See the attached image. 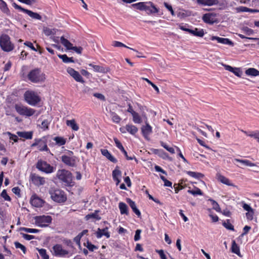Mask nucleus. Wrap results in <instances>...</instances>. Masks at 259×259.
I'll use <instances>...</instances> for the list:
<instances>
[{
  "label": "nucleus",
  "mask_w": 259,
  "mask_h": 259,
  "mask_svg": "<svg viewBox=\"0 0 259 259\" xmlns=\"http://www.w3.org/2000/svg\"><path fill=\"white\" fill-rule=\"evenodd\" d=\"M7 152L6 148L5 145L0 142V155H3Z\"/></svg>",
  "instance_id": "56"
},
{
  "label": "nucleus",
  "mask_w": 259,
  "mask_h": 259,
  "mask_svg": "<svg viewBox=\"0 0 259 259\" xmlns=\"http://www.w3.org/2000/svg\"><path fill=\"white\" fill-rule=\"evenodd\" d=\"M49 124V123L48 120H44L41 122V128H43V130L44 131H45L46 130H48Z\"/></svg>",
  "instance_id": "61"
},
{
  "label": "nucleus",
  "mask_w": 259,
  "mask_h": 259,
  "mask_svg": "<svg viewBox=\"0 0 259 259\" xmlns=\"http://www.w3.org/2000/svg\"><path fill=\"white\" fill-rule=\"evenodd\" d=\"M21 234L22 235V237L27 240H30L31 239L35 238V236L33 235H28L24 233H21Z\"/></svg>",
  "instance_id": "62"
},
{
  "label": "nucleus",
  "mask_w": 259,
  "mask_h": 259,
  "mask_svg": "<svg viewBox=\"0 0 259 259\" xmlns=\"http://www.w3.org/2000/svg\"><path fill=\"white\" fill-rule=\"evenodd\" d=\"M241 131L246 136L253 138L259 143V131H246L241 130Z\"/></svg>",
  "instance_id": "24"
},
{
  "label": "nucleus",
  "mask_w": 259,
  "mask_h": 259,
  "mask_svg": "<svg viewBox=\"0 0 259 259\" xmlns=\"http://www.w3.org/2000/svg\"><path fill=\"white\" fill-rule=\"evenodd\" d=\"M133 116V121L135 123H141L142 119L140 115L137 112H135L132 114Z\"/></svg>",
  "instance_id": "40"
},
{
  "label": "nucleus",
  "mask_w": 259,
  "mask_h": 259,
  "mask_svg": "<svg viewBox=\"0 0 259 259\" xmlns=\"http://www.w3.org/2000/svg\"><path fill=\"white\" fill-rule=\"evenodd\" d=\"M186 173L190 177L200 179L204 177V175L200 172H194L192 171H187Z\"/></svg>",
  "instance_id": "32"
},
{
  "label": "nucleus",
  "mask_w": 259,
  "mask_h": 259,
  "mask_svg": "<svg viewBox=\"0 0 259 259\" xmlns=\"http://www.w3.org/2000/svg\"><path fill=\"white\" fill-rule=\"evenodd\" d=\"M141 230L140 229H138L136 231L135 235L134 236V240L135 241H137L139 240L141 238Z\"/></svg>",
  "instance_id": "58"
},
{
  "label": "nucleus",
  "mask_w": 259,
  "mask_h": 259,
  "mask_svg": "<svg viewBox=\"0 0 259 259\" xmlns=\"http://www.w3.org/2000/svg\"><path fill=\"white\" fill-rule=\"evenodd\" d=\"M254 215V210L252 209L245 213L246 219L249 221H252L253 219Z\"/></svg>",
  "instance_id": "50"
},
{
  "label": "nucleus",
  "mask_w": 259,
  "mask_h": 259,
  "mask_svg": "<svg viewBox=\"0 0 259 259\" xmlns=\"http://www.w3.org/2000/svg\"><path fill=\"white\" fill-rule=\"evenodd\" d=\"M160 145L162 147H163L164 148H165L166 150H167L168 152H169L171 154H174L175 151V149L172 147H169L166 143L164 142L161 141L160 142Z\"/></svg>",
  "instance_id": "48"
},
{
  "label": "nucleus",
  "mask_w": 259,
  "mask_h": 259,
  "mask_svg": "<svg viewBox=\"0 0 259 259\" xmlns=\"http://www.w3.org/2000/svg\"><path fill=\"white\" fill-rule=\"evenodd\" d=\"M141 132L143 137L145 139H148L149 135L152 133V127L146 121L145 125H143L141 127Z\"/></svg>",
  "instance_id": "19"
},
{
  "label": "nucleus",
  "mask_w": 259,
  "mask_h": 259,
  "mask_svg": "<svg viewBox=\"0 0 259 259\" xmlns=\"http://www.w3.org/2000/svg\"><path fill=\"white\" fill-rule=\"evenodd\" d=\"M111 118L113 122L116 123H119L121 120V118L120 117V116L114 112H112L111 113Z\"/></svg>",
  "instance_id": "47"
},
{
  "label": "nucleus",
  "mask_w": 259,
  "mask_h": 259,
  "mask_svg": "<svg viewBox=\"0 0 259 259\" xmlns=\"http://www.w3.org/2000/svg\"><path fill=\"white\" fill-rule=\"evenodd\" d=\"M69 251L64 249L61 244H56L52 247V253L55 256L69 257Z\"/></svg>",
  "instance_id": "11"
},
{
  "label": "nucleus",
  "mask_w": 259,
  "mask_h": 259,
  "mask_svg": "<svg viewBox=\"0 0 259 259\" xmlns=\"http://www.w3.org/2000/svg\"><path fill=\"white\" fill-rule=\"evenodd\" d=\"M24 45L26 46L27 47H29V48H30L32 50L34 51H37V50H39L41 49V47H40V46H39L38 45H36V47H37V49H36L34 46H33V44L30 42V41H25L24 43Z\"/></svg>",
  "instance_id": "43"
},
{
  "label": "nucleus",
  "mask_w": 259,
  "mask_h": 259,
  "mask_svg": "<svg viewBox=\"0 0 259 259\" xmlns=\"http://www.w3.org/2000/svg\"><path fill=\"white\" fill-rule=\"evenodd\" d=\"M174 188L176 193H178L181 190H182L184 188L182 185L176 183L174 184Z\"/></svg>",
  "instance_id": "54"
},
{
  "label": "nucleus",
  "mask_w": 259,
  "mask_h": 259,
  "mask_svg": "<svg viewBox=\"0 0 259 259\" xmlns=\"http://www.w3.org/2000/svg\"><path fill=\"white\" fill-rule=\"evenodd\" d=\"M160 179L163 181L164 185L166 187H172V183L167 180L164 176H160Z\"/></svg>",
  "instance_id": "53"
},
{
  "label": "nucleus",
  "mask_w": 259,
  "mask_h": 259,
  "mask_svg": "<svg viewBox=\"0 0 259 259\" xmlns=\"http://www.w3.org/2000/svg\"><path fill=\"white\" fill-rule=\"evenodd\" d=\"M197 3L201 6H211L219 4L218 0H196Z\"/></svg>",
  "instance_id": "22"
},
{
  "label": "nucleus",
  "mask_w": 259,
  "mask_h": 259,
  "mask_svg": "<svg viewBox=\"0 0 259 259\" xmlns=\"http://www.w3.org/2000/svg\"><path fill=\"white\" fill-rule=\"evenodd\" d=\"M127 202L128 203L129 205L132 209L133 211L136 213V214L138 217H140L141 214L140 211L137 208L135 202L130 198L127 199Z\"/></svg>",
  "instance_id": "26"
},
{
  "label": "nucleus",
  "mask_w": 259,
  "mask_h": 259,
  "mask_svg": "<svg viewBox=\"0 0 259 259\" xmlns=\"http://www.w3.org/2000/svg\"><path fill=\"white\" fill-rule=\"evenodd\" d=\"M27 78L31 82L35 83L44 82L46 79V74L38 68L31 70L27 75Z\"/></svg>",
  "instance_id": "3"
},
{
  "label": "nucleus",
  "mask_w": 259,
  "mask_h": 259,
  "mask_svg": "<svg viewBox=\"0 0 259 259\" xmlns=\"http://www.w3.org/2000/svg\"><path fill=\"white\" fill-rule=\"evenodd\" d=\"M24 98L26 103L31 106H35L41 101L40 97L33 91H27L24 94Z\"/></svg>",
  "instance_id": "4"
},
{
  "label": "nucleus",
  "mask_w": 259,
  "mask_h": 259,
  "mask_svg": "<svg viewBox=\"0 0 259 259\" xmlns=\"http://www.w3.org/2000/svg\"><path fill=\"white\" fill-rule=\"evenodd\" d=\"M245 74L249 76H256L259 75V71L254 68H249L246 70Z\"/></svg>",
  "instance_id": "31"
},
{
  "label": "nucleus",
  "mask_w": 259,
  "mask_h": 259,
  "mask_svg": "<svg viewBox=\"0 0 259 259\" xmlns=\"http://www.w3.org/2000/svg\"><path fill=\"white\" fill-rule=\"evenodd\" d=\"M235 161H237V162H240L246 166H255V164L254 163H252L251 162V161H250L249 160H246V159H238V158H235L234 159Z\"/></svg>",
  "instance_id": "39"
},
{
  "label": "nucleus",
  "mask_w": 259,
  "mask_h": 259,
  "mask_svg": "<svg viewBox=\"0 0 259 259\" xmlns=\"http://www.w3.org/2000/svg\"><path fill=\"white\" fill-rule=\"evenodd\" d=\"M50 194L52 200L57 202H64L67 199L65 192L60 189H51L50 191Z\"/></svg>",
  "instance_id": "8"
},
{
  "label": "nucleus",
  "mask_w": 259,
  "mask_h": 259,
  "mask_svg": "<svg viewBox=\"0 0 259 259\" xmlns=\"http://www.w3.org/2000/svg\"><path fill=\"white\" fill-rule=\"evenodd\" d=\"M0 46L2 49L7 52L12 51L14 46L10 40V37L7 34H3L0 37Z\"/></svg>",
  "instance_id": "7"
},
{
  "label": "nucleus",
  "mask_w": 259,
  "mask_h": 259,
  "mask_svg": "<svg viewBox=\"0 0 259 259\" xmlns=\"http://www.w3.org/2000/svg\"><path fill=\"white\" fill-rule=\"evenodd\" d=\"M30 178L32 184L37 186L43 185L46 183L45 178L40 177L36 174H31Z\"/></svg>",
  "instance_id": "17"
},
{
  "label": "nucleus",
  "mask_w": 259,
  "mask_h": 259,
  "mask_svg": "<svg viewBox=\"0 0 259 259\" xmlns=\"http://www.w3.org/2000/svg\"><path fill=\"white\" fill-rule=\"evenodd\" d=\"M164 5L165 7L170 12V14L172 16H175V14L174 12V11L173 10V9L172 8V6L167 3H164Z\"/></svg>",
  "instance_id": "55"
},
{
  "label": "nucleus",
  "mask_w": 259,
  "mask_h": 259,
  "mask_svg": "<svg viewBox=\"0 0 259 259\" xmlns=\"http://www.w3.org/2000/svg\"><path fill=\"white\" fill-rule=\"evenodd\" d=\"M121 176V172L119 169V167L116 166L115 169L112 171V177L114 181L116 182V185H118L119 183L120 182V180L119 178Z\"/></svg>",
  "instance_id": "23"
},
{
  "label": "nucleus",
  "mask_w": 259,
  "mask_h": 259,
  "mask_svg": "<svg viewBox=\"0 0 259 259\" xmlns=\"http://www.w3.org/2000/svg\"><path fill=\"white\" fill-rule=\"evenodd\" d=\"M156 252L158 253L161 259H167L166 256L162 249L156 250Z\"/></svg>",
  "instance_id": "60"
},
{
  "label": "nucleus",
  "mask_w": 259,
  "mask_h": 259,
  "mask_svg": "<svg viewBox=\"0 0 259 259\" xmlns=\"http://www.w3.org/2000/svg\"><path fill=\"white\" fill-rule=\"evenodd\" d=\"M36 168L46 174H51L56 170V167L52 166L47 161L39 159L36 164Z\"/></svg>",
  "instance_id": "9"
},
{
  "label": "nucleus",
  "mask_w": 259,
  "mask_h": 259,
  "mask_svg": "<svg viewBox=\"0 0 259 259\" xmlns=\"http://www.w3.org/2000/svg\"><path fill=\"white\" fill-rule=\"evenodd\" d=\"M109 70V69L108 67L98 66V72L105 73H107V72H108Z\"/></svg>",
  "instance_id": "59"
},
{
  "label": "nucleus",
  "mask_w": 259,
  "mask_h": 259,
  "mask_svg": "<svg viewBox=\"0 0 259 259\" xmlns=\"http://www.w3.org/2000/svg\"><path fill=\"white\" fill-rule=\"evenodd\" d=\"M232 72H233L237 77H240L241 76L242 71L239 68H234V70H233Z\"/></svg>",
  "instance_id": "57"
},
{
  "label": "nucleus",
  "mask_w": 259,
  "mask_h": 259,
  "mask_svg": "<svg viewBox=\"0 0 259 259\" xmlns=\"http://www.w3.org/2000/svg\"><path fill=\"white\" fill-rule=\"evenodd\" d=\"M56 177L65 186L72 187L75 185V183L73 181L72 174L68 170L65 169H58Z\"/></svg>",
  "instance_id": "2"
},
{
  "label": "nucleus",
  "mask_w": 259,
  "mask_h": 259,
  "mask_svg": "<svg viewBox=\"0 0 259 259\" xmlns=\"http://www.w3.org/2000/svg\"><path fill=\"white\" fill-rule=\"evenodd\" d=\"M242 206L243 208L247 211V212L253 209L249 204L245 203H243Z\"/></svg>",
  "instance_id": "63"
},
{
  "label": "nucleus",
  "mask_w": 259,
  "mask_h": 259,
  "mask_svg": "<svg viewBox=\"0 0 259 259\" xmlns=\"http://www.w3.org/2000/svg\"><path fill=\"white\" fill-rule=\"evenodd\" d=\"M66 124L74 131H77L79 130V126L74 119L67 120L66 121Z\"/></svg>",
  "instance_id": "29"
},
{
  "label": "nucleus",
  "mask_w": 259,
  "mask_h": 259,
  "mask_svg": "<svg viewBox=\"0 0 259 259\" xmlns=\"http://www.w3.org/2000/svg\"><path fill=\"white\" fill-rule=\"evenodd\" d=\"M38 146V150L40 151H50L47 146V140L46 137L41 139H35L34 142L31 145V147Z\"/></svg>",
  "instance_id": "12"
},
{
  "label": "nucleus",
  "mask_w": 259,
  "mask_h": 259,
  "mask_svg": "<svg viewBox=\"0 0 259 259\" xmlns=\"http://www.w3.org/2000/svg\"><path fill=\"white\" fill-rule=\"evenodd\" d=\"M0 9L3 13L7 15H9L10 14L9 9L8 8L6 3L4 1H2V2H0Z\"/></svg>",
  "instance_id": "35"
},
{
  "label": "nucleus",
  "mask_w": 259,
  "mask_h": 259,
  "mask_svg": "<svg viewBox=\"0 0 259 259\" xmlns=\"http://www.w3.org/2000/svg\"><path fill=\"white\" fill-rule=\"evenodd\" d=\"M195 189H196L195 190H188L187 192H188V193L191 194L194 196L202 195H203V193H202V191L199 188L196 187Z\"/></svg>",
  "instance_id": "45"
},
{
  "label": "nucleus",
  "mask_w": 259,
  "mask_h": 259,
  "mask_svg": "<svg viewBox=\"0 0 259 259\" xmlns=\"http://www.w3.org/2000/svg\"><path fill=\"white\" fill-rule=\"evenodd\" d=\"M14 244H15V246L16 248H20L24 254L26 253V248L25 247V246L24 245H22L20 242H17V241L15 242Z\"/></svg>",
  "instance_id": "49"
},
{
  "label": "nucleus",
  "mask_w": 259,
  "mask_h": 259,
  "mask_svg": "<svg viewBox=\"0 0 259 259\" xmlns=\"http://www.w3.org/2000/svg\"><path fill=\"white\" fill-rule=\"evenodd\" d=\"M119 131L123 134L128 132L130 134L134 136L137 133L138 128L132 124H127L125 126L120 127Z\"/></svg>",
  "instance_id": "16"
},
{
  "label": "nucleus",
  "mask_w": 259,
  "mask_h": 259,
  "mask_svg": "<svg viewBox=\"0 0 259 259\" xmlns=\"http://www.w3.org/2000/svg\"><path fill=\"white\" fill-rule=\"evenodd\" d=\"M119 208L121 214H128V207L125 203L122 202H119Z\"/></svg>",
  "instance_id": "34"
},
{
  "label": "nucleus",
  "mask_w": 259,
  "mask_h": 259,
  "mask_svg": "<svg viewBox=\"0 0 259 259\" xmlns=\"http://www.w3.org/2000/svg\"><path fill=\"white\" fill-rule=\"evenodd\" d=\"M61 159L62 162L68 167H74L76 166L77 158L74 155L72 151L68 150L67 154L61 156Z\"/></svg>",
  "instance_id": "5"
},
{
  "label": "nucleus",
  "mask_w": 259,
  "mask_h": 259,
  "mask_svg": "<svg viewBox=\"0 0 259 259\" xmlns=\"http://www.w3.org/2000/svg\"><path fill=\"white\" fill-rule=\"evenodd\" d=\"M113 46L115 47H124L129 49H131L137 53H138L139 54H141L140 53H139L138 51L134 49L131 48L130 47H128L126 46L124 44L122 43L121 42L118 41H114L113 42Z\"/></svg>",
  "instance_id": "38"
},
{
  "label": "nucleus",
  "mask_w": 259,
  "mask_h": 259,
  "mask_svg": "<svg viewBox=\"0 0 259 259\" xmlns=\"http://www.w3.org/2000/svg\"><path fill=\"white\" fill-rule=\"evenodd\" d=\"M61 44L65 47L67 49L71 50L72 47V44L67 39L65 38L63 36L61 37L60 38Z\"/></svg>",
  "instance_id": "37"
},
{
  "label": "nucleus",
  "mask_w": 259,
  "mask_h": 259,
  "mask_svg": "<svg viewBox=\"0 0 259 259\" xmlns=\"http://www.w3.org/2000/svg\"><path fill=\"white\" fill-rule=\"evenodd\" d=\"M101 152L102 155L105 156L110 161L114 163L117 162V160L111 155L107 149H101Z\"/></svg>",
  "instance_id": "25"
},
{
  "label": "nucleus",
  "mask_w": 259,
  "mask_h": 259,
  "mask_svg": "<svg viewBox=\"0 0 259 259\" xmlns=\"http://www.w3.org/2000/svg\"><path fill=\"white\" fill-rule=\"evenodd\" d=\"M217 177L218 180L221 183L225 184L227 186L235 187V185H234L232 183H231L230 180L228 178L222 175L221 174H218L217 175Z\"/></svg>",
  "instance_id": "21"
},
{
  "label": "nucleus",
  "mask_w": 259,
  "mask_h": 259,
  "mask_svg": "<svg viewBox=\"0 0 259 259\" xmlns=\"http://www.w3.org/2000/svg\"><path fill=\"white\" fill-rule=\"evenodd\" d=\"M210 201L211 202L212 205L213 206V208L215 209L218 212L221 211V208L219 205V204L214 200L210 199Z\"/></svg>",
  "instance_id": "52"
},
{
  "label": "nucleus",
  "mask_w": 259,
  "mask_h": 259,
  "mask_svg": "<svg viewBox=\"0 0 259 259\" xmlns=\"http://www.w3.org/2000/svg\"><path fill=\"white\" fill-rule=\"evenodd\" d=\"M16 111L20 115L30 117L36 112L33 108L24 106L22 104H16L14 106Z\"/></svg>",
  "instance_id": "6"
},
{
  "label": "nucleus",
  "mask_w": 259,
  "mask_h": 259,
  "mask_svg": "<svg viewBox=\"0 0 259 259\" xmlns=\"http://www.w3.org/2000/svg\"><path fill=\"white\" fill-rule=\"evenodd\" d=\"M217 16V14L215 13H206L202 16V19L205 23L213 24L218 22Z\"/></svg>",
  "instance_id": "15"
},
{
  "label": "nucleus",
  "mask_w": 259,
  "mask_h": 259,
  "mask_svg": "<svg viewBox=\"0 0 259 259\" xmlns=\"http://www.w3.org/2000/svg\"><path fill=\"white\" fill-rule=\"evenodd\" d=\"M223 226L227 229L231 231H234L233 225L230 223V221L227 219L226 221L223 222Z\"/></svg>",
  "instance_id": "41"
},
{
  "label": "nucleus",
  "mask_w": 259,
  "mask_h": 259,
  "mask_svg": "<svg viewBox=\"0 0 259 259\" xmlns=\"http://www.w3.org/2000/svg\"><path fill=\"white\" fill-rule=\"evenodd\" d=\"M250 229H251V227L250 226H245L243 228V233H242L241 236H243L247 234L248 233V232L250 231Z\"/></svg>",
  "instance_id": "64"
},
{
  "label": "nucleus",
  "mask_w": 259,
  "mask_h": 259,
  "mask_svg": "<svg viewBox=\"0 0 259 259\" xmlns=\"http://www.w3.org/2000/svg\"><path fill=\"white\" fill-rule=\"evenodd\" d=\"M35 224L39 227H47L51 223L52 219L50 215H39L34 218Z\"/></svg>",
  "instance_id": "10"
},
{
  "label": "nucleus",
  "mask_w": 259,
  "mask_h": 259,
  "mask_svg": "<svg viewBox=\"0 0 259 259\" xmlns=\"http://www.w3.org/2000/svg\"><path fill=\"white\" fill-rule=\"evenodd\" d=\"M189 33L193 35L194 36L201 37H203L204 35V32L203 29H199L197 28H195L194 30L190 29Z\"/></svg>",
  "instance_id": "28"
},
{
  "label": "nucleus",
  "mask_w": 259,
  "mask_h": 259,
  "mask_svg": "<svg viewBox=\"0 0 259 259\" xmlns=\"http://www.w3.org/2000/svg\"><path fill=\"white\" fill-rule=\"evenodd\" d=\"M131 8L141 11H145L148 15L161 16L162 13L160 9L152 2H143L133 4L130 6Z\"/></svg>",
  "instance_id": "1"
},
{
  "label": "nucleus",
  "mask_w": 259,
  "mask_h": 259,
  "mask_svg": "<svg viewBox=\"0 0 259 259\" xmlns=\"http://www.w3.org/2000/svg\"><path fill=\"white\" fill-rule=\"evenodd\" d=\"M58 56L59 58L61 59L64 63H74V61L73 60V57H68L67 55H58Z\"/></svg>",
  "instance_id": "33"
},
{
  "label": "nucleus",
  "mask_w": 259,
  "mask_h": 259,
  "mask_svg": "<svg viewBox=\"0 0 259 259\" xmlns=\"http://www.w3.org/2000/svg\"><path fill=\"white\" fill-rule=\"evenodd\" d=\"M67 72L76 81L81 83H83L84 82L83 78L82 77L81 75L79 74V73L78 71L75 70L73 68L68 67L67 69Z\"/></svg>",
  "instance_id": "18"
},
{
  "label": "nucleus",
  "mask_w": 259,
  "mask_h": 259,
  "mask_svg": "<svg viewBox=\"0 0 259 259\" xmlns=\"http://www.w3.org/2000/svg\"><path fill=\"white\" fill-rule=\"evenodd\" d=\"M218 42L224 45H228L230 46H233L234 45L233 42L227 38L220 37V38L219 39Z\"/></svg>",
  "instance_id": "42"
},
{
  "label": "nucleus",
  "mask_w": 259,
  "mask_h": 259,
  "mask_svg": "<svg viewBox=\"0 0 259 259\" xmlns=\"http://www.w3.org/2000/svg\"><path fill=\"white\" fill-rule=\"evenodd\" d=\"M30 202L32 205L36 207L42 206L44 203L43 200L39 198L36 194L31 196Z\"/></svg>",
  "instance_id": "20"
},
{
  "label": "nucleus",
  "mask_w": 259,
  "mask_h": 259,
  "mask_svg": "<svg viewBox=\"0 0 259 259\" xmlns=\"http://www.w3.org/2000/svg\"><path fill=\"white\" fill-rule=\"evenodd\" d=\"M12 6L15 9H16L17 10H19L20 11L27 14L28 16H29L30 17H31L33 19L39 20H41L42 19L41 16L39 14L35 13V12H33L30 10L25 9L22 8V7H21L20 6L17 5L15 3H13L12 4Z\"/></svg>",
  "instance_id": "13"
},
{
  "label": "nucleus",
  "mask_w": 259,
  "mask_h": 259,
  "mask_svg": "<svg viewBox=\"0 0 259 259\" xmlns=\"http://www.w3.org/2000/svg\"><path fill=\"white\" fill-rule=\"evenodd\" d=\"M231 251L232 252L240 256V248L234 240L232 241Z\"/></svg>",
  "instance_id": "30"
},
{
  "label": "nucleus",
  "mask_w": 259,
  "mask_h": 259,
  "mask_svg": "<svg viewBox=\"0 0 259 259\" xmlns=\"http://www.w3.org/2000/svg\"><path fill=\"white\" fill-rule=\"evenodd\" d=\"M42 259H49V255L47 253L46 249L44 248L37 249Z\"/></svg>",
  "instance_id": "44"
},
{
  "label": "nucleus",
  "mask_w": 259,
  "mask_h": 259,
  "mask_svg": "<svg viewBox=\"0 0 259 259\" xmlns=\"http://www.w3.org/2000/svg\"><path fill=\"white\" fill-rule=\"evenodd\" d=\"M17 135L25 139H31L32 138L33 132H18Z\"/></svg>",
  "instance_id": "27"
},
{
  "label": "nucleus",
  "mask_w": 259,
  "mask_h": 259,
  "mask_svg": "<svg viewBox=\"0 0 259 259\" xmlns=\"http://www.w3.org/2000/svg\"><path fill=\"white\" fill-rule=\"evenodd\" d=\"M19 230L20 231H24L27 233H36L39 232V230L36 229H31L25 227H21Z\"/></svg>",
  "instance_id": "46"
},
{
  "label": "nucleus",
  "mask_w": 259,
  "mask_h": 259,
  "mask_svg": "<svg viewBox=\"0 0 259 259\" xmlns=\"http://www.w3.org/2000/svg\"><path fill=\"white\" fill-rule=\"evenodd\" d=\"M102 228H98V238H101L103 236H105L107 238L110 237V233L108 231L109 228L111 227L109 223L107 222H103L101 223Z\"/></svg>",
  "instance_id": "14"
},
{
  "label": "nucleus",
  "mask_w": 259,
  "mask_h": 259,
  "mask_svg": "<svg viewBox=\"0 0 259 259\" xmlns=\"http://www.w3.org/2000/svg\"><path fill=\"white\" fill-rule=\"evenodd\" d=\"M53 140L56 142V144L59 146L64 145L66 143V139L62 137H56L53 139Z\"/></svg>",
  "instance_id": "36"
},
{
  "label": "nucleus",
  "mask_w": 259,
  "mask_h": 259,
  "mask_svg": "<svg viewBox=\"0 0 259 259\" xmlns=\"http://www.w3.org/2000/svg\"><path fill=\"white\" fill-rule=\"evenodd\" d=\"M1 196L5 200L11 201V198L7 194L6 190H3L1 194Z\"/></svg>",
  "instance_id": "51"
}]
</instances>
